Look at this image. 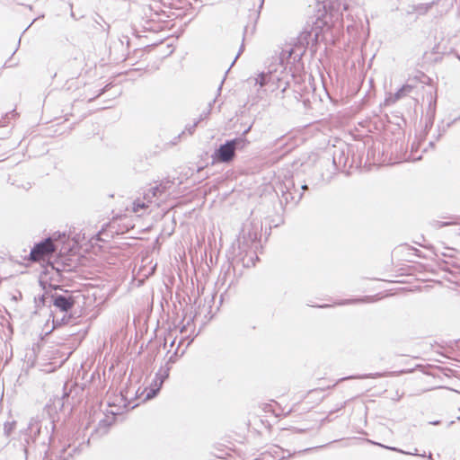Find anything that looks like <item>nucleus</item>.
<instances>
[{
    "label": "nucleus",
    "mask_w": 460,
    "mask_h": 460,
    "mask_svg": "<svg viewBox=\"0 0 460 460\" xmlns=\"http://www.w3.org/2000/svg\"><path fill=\"white\" fill-rule=\"evenodd\" d=\"M56 247L50 238L37 243L30 253V260L36 262L46 261L50 260Z\"/></svg>",
    "instance_id": "obj_1"
},
{
    "label": "nucleus",
    "mask_w": 460,
    "mask_h": 460,
    "mask_svg": "<svg viewBox=\"0 0 460 460\" xmlns=\"http://www.w3.org/2000/svg\"><path fill=\"white\" fill-rule=\"evenodd\" d=\"M235 155V141L232 140L221 146L217 152V159L219 162H229Z\"/></svg>",
    "instance_id": "obj_2"
},
{
    "label": "nucleus",
    "mask_w": 460,
    "mask_h": 460,
    "mask_svg": "<svg viewBox=\"0 0 460 460\" xmlns=\"http://www.w3.org/2000/svg\"><path fill=\"white\" fill-rule=\"evenodd\" d=\"M51 298L53 305L62 312L70 311L75 304V300L72 296L52 295Z\"/></svg>",
    "instance_id": "obj_3"
},
{
    "label": "nucleus",
    "mask_w": 460,
    "mask_h": 460,
    "mask_svg": "<svg viewBox=\"0 0 460 460\" xmlns=\"http://www.w3.org/2000/svg\"><path fill=\"white\" fill-rule=\"evenodd\" d=\"M237 454V451L234 448L227 447L223 444H218L213 452V456L216 458L226 460L228 458L233 457Z\"/></svg>",
    "instance_id": "obj_4"
},
{
    "label": "nucleus",
    "mask_w": 460,
    "mask_h": 460,
    "mask_svg": "<svg viewBox=\"0 0 460 460\" xmlns=\"http://www.w3.org/2000/svg\"><path fill=\"white\" fill-rule=\"evenodd\" d=\"M281 402H274L273 404H266L264 406V411H272L276 417H284L287 416L291 411L292 408L290 406L286 405L284 409L280 408Z\"/></svg>",
    "instance_id": "obj_5"
},
{
    "label": "nucleus",
    "mask_w": 460,
    "mask_h": 460,
    "mask_svg": "<svg viewBox=\"0 0 460 460\" xmlns=\"http://www.w3.org/2000/svg\"><path fill=\"white\" fill-rule=\"evenodd\" d=\"M417 250L409 245H400L394 250L397 256L403 257L406 261H412L411 257L416 255Z\"/></svg>",
    "instance_id": "obj_6"
},
{
    "label": "nucleus",
    "mask_w": 460,
    "mask_h": 460,
    "mask_svg": "<svg viewBox=\"0 0 460 460\" xmlns=\"http://www.w3.org/2000/svg\"><path fill=\"white\" fill-rule=\"evenodd\" d=\"M162 4L165 5V0H153L150 4V9L160 15L161 13L167 14V11L162 8Z\"/></svg>",
    "instance_id": "obj_7"
},
{
    "label": "nucleus",
    "mask_w": 460,
    "mask_h": 460,
    "mask_svg": "<svg viewBox=\"0 0 460 460\" xmlns=\"http://www.w3.org/2000/svg\"><path fill=\"white\" fill-rule=\"evenodd\" d=\"M148 207H149V205H148V204H146V203H145L144 201H141V200H136V201L133 203L132 210H133V212L137 213V212H139L141 209H146Z\"/></svg>",
    "instance_id": "obj_8"
},
{
    "label": "nucleus",
    "mask_w": 460,
    "mask_h": 460,
    "mask_svg": "<svg viewBox=\"0 0 460 460\" xmlns=\"http://www.w3.org/2000/svg\"><path fill=\"white\" fill-rule=\"evenodd\" d=\"M165 190H166V183L161 182L158 185H156L155 187L152 188V190H151L152 195L157 196L158 194H162L163 192H164Z\"/></svg>",
    "instance_id": "obj_9"
},
{
    "label": "nucleus",
    "mask_w": 460,
    "mask_h": 460,
    "mask_svg": "<svg viewBox=\"0 0 460 460\" xmlns=\"http://www.w3.org/2000/svg\"><path fill=\"white\" fill-rule=\"evenodd\" d=\"M268 76L265 74H261L255 78L256 84L260 87L264 86L267 84Z\"/></svg>",
    "instance_id": "obj_10"
},
{
    "label": "nucleus",
    "mask_w": 460,
    "mask_h": 460,
    "mask_svg": "<svg viewBox=\"0 0 460 460\" xmlns=\"http://www.w3.org/2000/svg\"><path fill=\"white\" fill-rule=\"evenodd\" d=\"M412 89V87L411 85H403L399 91L398 93H396L397 95V98L401 97L402 95H403L405 93H409L411 92Z\"/></svg>",
    "instance_id": "obj_11"
},
{
    "label": "nucleus",
    "mask_w": 460,
    "mask_h": 460,
    "mask_svg": "<svg viewBox=\"0 0 460 460\" xmlns=\"http://www.w3.org/2000/svg\"><path fill=\"white\" fill-rule=\"evenodd\" d=\"M162 384H163V380H161V382H160L159 385L157 386L156 390L153 391L152 394H147V398H152L153 396H155L156 392L160 390Z\"/></svg>",
    "instance_id": "obj_12"
}]
</instances>
